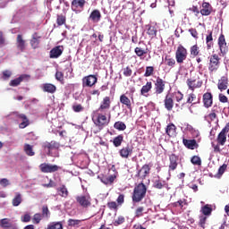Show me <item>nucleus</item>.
Returning a JSON list of instances; mask_svg holds the SVG:
<instances>
[{"mask_svg": "<svg viewBox=\"0 0 229 229\" xmlns=\"http://www.w3.org/2000/svg\"><path fill=\"white\" fill-rule=\"evenodd\" d=\"M144 216V207H139L135 210V217H142Z\"/></svg>", "mask_w": 229, "mask_h": 229, "instance_id": "50", "label": "nucleus"}, {"mask_svg": "<svg viewBox=\"0 0 229 229\" xmlns=\"http://www.w3.org/2000/svg\"><path fill=\"white\" fill-rule=\"evenodd\" d=\"M132 72H133L131 71V68H130V66H127L126 68L123 69V76H125L126 78H130Z\"/></svg>", "mask_w": 229, "mask_h": 229, "instance_id": "57", "label": "nucleus"}, {"mask_svg": "<svg viewBox=\"0 0 229 229\" xmlns=\"http://www.w3.org/2000/svg\"><path fill=\"white\" fill-rule=\"evenodd\" d=\"M16 117L18 119H21V121H22L19 124V128L24 129V128H27V126H30V119H28V116H26V114H17Z\"/></svg>", "mask_w": 229, "mask_h": 229, "instance_id": "23", "label": "nucleus"}, {"mask_svg": "<svg viewBox=\"0 0 229 229\" xmlns=\"http://www.w3.org/2000/svg\"><path fill=\"white\" fill-rule=\"evenodd\" d=\"M50 58H58V47H54L50 51Z\"/></svg>", "mask_w": 229, "mask_h": 229, "instance_id": "56", "label": "nucleus"}, {"mask_svg": "<svg viewBox=\"0 0 229 229\" xmlns=\"http://www.w3.org/2000/svg\"><path fill=\"white\" fill-rule=\"evenodd\" d=\"M177 167H178V156H176V154H171L169 156L168 173H171V171H176Z\"/></svg>", "mask_w": 229, "mask_h": 229, "instance_id": "14", "label": "nucleus"}, {"mask_svg": "<svg viewBox=\"0 0 229 229\" xmlns=\"http://www.w3.org/2000/svg\"><path fill=\"white\" fill-rule=\"evenodd\" d=\"M81 223V220H74L72 218H70L68 220V226H78Z\"/></svg>", "mask_w": 229, "mask_h": 229, "instance_id": "55", "label": "nucleus"}, {"mask_svg": "<svg viewBox=\"0 0 229 229\" xmlns=\"http://www.w3.org/2000/svg\"><path fill=\"white\" fill-rule=\"evenodd\" d=\"M43 217H46V219L49 218L50 212H49V208L47 206H43L42 207V214Z\"/></svg>", "mask_w": 229, "mask_h": 229, "instance_id": "51", "label": "nucleus"}, {"mask_svg": "<svg viewBox=\"0 0 229 229\" xmlns=\"http://www.w3.org/2000/svg\"><path fill=\"white\" fill-rule=\"evenodd\" d=\"M153 72H155V67L147 66L146 67V72L144 73L145 78H149V76H153Z\"/></svg>", "mask_w": 229, "mask_h": 229, "instance_id": "45", "label": "nucleus"}, {"mask_svg": "<svg viewBox=\"0 0 229 229\" xmlns=\"http://www.w3.org/2000/svg\"><path fill=\"white\" fill-rule=\"evenodd\" d=\"M124 140V136L123 134H119L118 136L114 137L113 140V144L114 148H119Z\"/></svg>", "mask_w": 229, "mask_h": 229, "instance_id": "35", "label": "nucleus"}, {"mask_svg": "<svg viewBox=\"0 0 229 229\" xmlns=\"http://www.w3.org/2000/svg\"><path fill=\"white\" fill-rule=\"evenodd\" d=\"M43 148H44L45 151H47V153H50L51 149H55V145H53L49 142H46L43 144Z\"/></svg>", "mask_w": 229, "mask_h": 229, "instance_id": "52", "label": "nucleus"}, {"mask_svg": "<svg viewBox=\"0 0 229 229\" xmlns=\"http://www.w3.org/2000/svg\"><path fill=\"white\" fill-rule=\"evenodd\" d=\"M98 83V76L97 75H87L82 78V87L85 89V87H94Z\"/></svg>", "mask_w": 229, "mask_h": 229, "instance_id": "9", "label": "nucleus"}, {"mask_svg": "<svg viewBox=\"0 0 229 229\" xmlns=\"http://www.w3.org/2000/svg\"><path fill=\"white\" fill-rule=\"evenodd\" d=\"M87 1L85 0H72V12H81L85 8V4Z\"/></svg>", "mask_w": 229, "mask_h": 229, "instance_id": "15", "label": "nucleus"}, {"mask_svg": "<svg viewBox=\"0 0 229 229\" xmlns=\"http://www.w3.org/2000/svg\"><path fill=\"white\" fill-rule=\"evenodd\" d=\"M189 33H191V37H193V38L198 39V30L194 28L189 29Z\"/></svg>", "mask_w": 229, "mask_h": 229, "instance_id": "60", "label": "nucleus"}, {"mask_svg": "<svg viewBox=\"0 0 229 229\" xmlns=\"http://www.w3.org/2000/svg\"><path fill=\"white\" fill-rule=\"evenodd\" d=\"M124 223V216H119L114 223V226H119V225H123Z\"/></svg>", "mask_w": 229, "mask_h": 229, "instance_id": "61", "label": "nucleus"}, {"mask_svg": "<svg viewBox=\"0 0 229 229\" xmlns=\"http://www.w3.org/2000/svg\"><path fill=\"white\" fill-rule=\"evenodd\" d=\"M176 125L174 123H168L165 128V133L170 139H174L178 133L176 132Z\"/></svg>", "mask_w": 229, "mask_h": 229, "instance_id": "21", "label": "nucleus"}, {"mask_svg": "<svg viewBox=\"0 0 229 229\" xmlns=\"http://www.w3.org/2000/svg\"><path fill=\"white\" fill-rule=\"evenodd\" d=\"M207 49H212L214 47V38L212 36V30H208V35L206 37Z\"/></svg>", "mask_w": 229, "mask_h": 229, "instance_id": "31", "label": "nucleus"}, {"mask_svg": "<svg viewBox=\"0 0 229 229\" xmlns=\"http://www.w3.org/2000/svg\"><path fill=\"white\" fill-rule=\"evenodd\" d=\"M23 151L28 157H35V151H33V146L25 143L23 146Z\"/></svg>", "mask_w": 229, "mask_h": 229, "instance_id": "33", "label": "nucleus"}, {"mask_svg": "<svg viewBox=\"0 0 229 229\" xmlns=\"http://www.w3.org/2000/svg\"><path fill=\"white\" fill-rule=\"evenodd\" d=\"M157 27L148 25L147 35H149L150 38H155V37H157Z\"/></svg>", "mask_w": 229, "mask_h": 229, "instance_id": "37", "label": "nucleus"}, {"mask_svg": "<svg viewBox=\"0 0 229 229\" xmlns=\"http://www.w3.org/2000/svg\"><path fill=\"white\" fill-rule=\"evenodd\" d=\"M182 144L188 149H194L195 148L198 147V142H196V140H187V139L183 138Z\"/></svg>", "mask_w": 229, "mask_h": 229, "instance_id": "27", "label": "nucleus"}, {"mask_svg": "<svg viewBox=\"0 0 229 229\" xmlns=\"http://www.w3.org/2000/svg\"><path fill=\"white\" fill-rule=\"evenodd\" d=\"M199 226H200V228L205 229V225H207V219H208V217L205 216H203V215H201V216H199Z\"/></svg>", "mask_w": 229, "mask_h": 229, "instance_id": "46", "label": "nucleus"}, {"mask_svg": "<svg viewBox=\"0 0 229 229\" xmlns=\"http://www.w3.org/2000/svg\"><path fill=\"white\" fill-rule=\"evenodd\" d=\"M200 212L203 214L202 216H205L207 217V216H210L212 214V208H210V206L205 205L204 207H202Z\"/></svg>", "mask_w": 229, "mask_h": 229, "instance_id": "43", "label": "nucleus"}, {"mask_svg": "<svg viewBox=\"0 0 229 229\" xmlns=\"http://www.w3.org/2000/svg\"><path fill=\"white\" fill-rule=\"evenodd\" d=\"M208 69L209 74H214L219 71V67H221V57L217 54H212L208 57Z\"/></svg>", "mask_w": 229, "mask_h": 229, "instance_id": "2", "label": "nucleus"}, {"mask_svg": "<svg viewBox=\"0 0 229 229\" xmlns=\"http://www.w3.org/2000/svg\"><path fill=\"white\" fill-rule=\"evenodd\" d=\"M25 80H30V75L21 74L18 78L12 80L9 85L10 87H19V85H21L22 81H25Z\"/></svg>", "mask_w": 229, "mask_h": 229, "instance_id": "20", "label": "nucleus"}, {"mask_svg": "<svg viewBox=\"0 0 229 229\" xmlns=\"http://www.w3.org/2000/svg\"><path fill=\"white\" fill-rule=\"evenodd\" d=\"M165 64L167 65V67H170V69H174V65H176V60L171 57V55H165Z\"/></svg>", "mask_w": 229, "mask_h": 229, "instance_id": "32", "label": "nucleus"}, {"mask_svg": "<svg viewBox=\"0 0 229 229\" xmlns=\"http://www.w3.org/2000/svg\"><path fill=\"white\" fill-rule=\"evenodd\" d=\"M120 103H122V105H124L126 108H128V110H131V100H130V98L126 97V95H121Z\"/></svg>", "mask_w": 229, "mask_h": 229, "instance_id": "29", "label": "nucleus"}, {"mask_svg": "<svg viewBox=\"0 0 229 229\" xmlns=\"http://www.w3.org/2000/svg\"><path fill=\"white\" fill-rule=\"evenodd\" d=\"M114 181H115V175H110L108 177L103 176L101 178V182L102 183H105V185H109V183H112Z\"/></svg>", "mask_w": 229, "mask_h": 229, "instance_id": "41", "label": "nucleus"}, {"mask_svg": "<svg viewBox=\"0 0 229 229\" xmlns=\"http://www.w3.org/2000/svg\"><path fill=\"white\" fill-rule=\"evenodd\" d=\"M116 204H118V207H121L123 203H124V194H120L118 198L116 199Z\"/></svg>", "mask_w": 229, "mask_h": 229, "instance_id": "59", "label": "nucleus"}, {"mask_svg": "<svg viewBox=\"0 0 229 229\" xmlns=\"http://www.w3.org/2000/svg\"><path fill=\"white\" fill-rule=\"evenodd\" d=\"M119 155L122 158H130L133 155V147L126 146L123 147L119 150Z\"/></svg>", "mask_w": 229, "mask_h": 229, "instance_id": "19", "label": "nucleus"}, {"mask_svg": "<svg viewBox=\"0 0 229 229\" xmlns=\"http://www.w3.org/2000/svg\"><path fill=\"white\" fill-rule=\"evenodd\" d=\"M193 101H196V94L191 93L188 95V98L186 100V103L192 104Z\"/></svg>", "mask_w": 229, "mask_h": 229, "instance_id": "58", "label": "nucleus"}, {"mask_svg": "<svg viewBox=\"0 0 229 229\" xmlns=\"http://www.w3.org/2000/svg\"><path fill=\"white\" fill-rule=\"evenodd\" d=\"M186 83L188 89L192 91H194L195 89H201V87H203V80H201L198 74H195L191 78L188 79Z\"/></svg>", "mask_w": 229, "mask_h": 229, "instance_id": "4", "label": "nucleus"}, {"mask_svg": "<svg viewBox=\"0 0 229 229\" xmlns=\"http://www.w3.org/2000/svg\"><path fill=\"white\" fill-rule=\"evenodd\" d=\"M228 83H229L228 74L222 76L218 80V83H217L218 90H220V92H223V90H226L228 89Z\"/></svg>", "mask_w": 229, "mask_h": 229, "instance_id": "17", "label": "nucleus"}, {"mask_svg": "<svg viewBox=\"0 0 229 229\" xmlns=\"http://www.w3.org/2000/svg\"><path fill=\"white\" fill-rule=\"evenodd\" d=\"M190 53H191V55L193 57H196L199 55V47H198V44L191 47Z\"/></svg>", "mask_w": 229, "mask_h": 229, "instance_id": "42", "label": "nucleus"}, {"mask_svg": "<svg viewBox=\"0 0 229 229\" xmlns=\"http://www.w3.org/2000/svg\"><path fill=\"white\" fill-rule=\"evenodd\" d=\"M151 89H153V82L147 81L146 85H143L140 89V95L148 98V93L151 91Z\"/></svg>", "mask_w": 229, "mask_h": 229, "instance_id": "26", "label": "nucleus"}, {"mask_svg": "<svg viewBox=\"0 0 229 229\" xmlns=\"http://www.w3.org/2000/svg\"><path fill=\"white\" fill-rule=\"evenodd\" d=\"M229 131V124L227 123L225 128L219 132L216 141L220 146H225L226 144V133Z\"/></svg>", "mask_w": 229, "mask_h": 229, "instance_id": "11", "label": "nucleus"}, {"mask_svg": "<svg viewBox=\"0 0 229 229\" xmlns=\"http://www.w3.org/2000/svg\"><path fill=\"white\" fill-rule=\"evenodd\" d=\"M191 162L193 164V165H200L201 158L199 156H193L191 159Z\"/></svg>", "mask_w": 229, "mask_h": 229, "instance_id": "49", "label": "nucleus"}, {"mask_svg": "<svg viewBox=\"0 0 229 229\" xmlns=\"http://www.w3.org/2000/svg\"><path fill=\"white\" fill-rule=\"evenodd\" d=\"M228 168V165L226 164H224L223 165H221L219 168H218V176H223V174H225L226 169Z\"/></svg>", "mask_w": 229, "mask_h": 229, "instance_id": "53", "label": "nucleus"}, {"mask_svg": "<svg viewBox=\"0 0 229 229\" xmlns=\"http://www.w3.org/2000/svg\"><path fill=\"white\" fill-rule=\"evenodd\" d=\"M0 185L2 187H8V185H10V181L6 178H3L0 180Z\"/></svg>", "mask_w": 229, "mask_h": 229, "instance_id": "62", "label": "nucleus"}, {"mask_svg": "<svg viewBox=\"0 0 229 229\" xmlns=\"http://www.w3.org/2000/svg\"><path fill=\"white\" fill-rule=\"evenodd\" d=\"M202 101L205 108H210L214 104V97L211 92H206L203 94Z\"/></svg>", "mask_w": 229, "mask_h": 229, "instance_id": "16", "label": "nucleus"}, {"mask_svg": "<svg viewBox=\"0 0 229 229\" xmlns=\"http://www.w3.org/2000/svg\"><path fill=\"white\" fill-rule=\"evenodd\" d=\"M146 192H148V187L144 182H140L136 185L131 196L132 203H140L146 198Z\"/></svg>", "mask_w": 229, "mask_h": 229, "instance_id": "1", "label": "nucleus"}, {"mask_svg": "<svg viewBox=\"0 0 229 229\" xmlns=\"http://www.w3.org/2000/svg\"><path fill=\"white\" fill-rule=\"evenodd\" d=\"M187 48L183 47L182 45H179L175 52V60L177 64H183V62L187 60Z\"/></svg>", "mask_w": 229, "mask_h": 229, "instance_id": "6", "label": "nucleus"}, {"mask_svg": "<svg viewBox=\"0 0 229 229\" xmlns=\"http://www.w3.org/2000/svg\"><path fill=\"white\" fill-rule=\"evenodd\" d=\"M0 226L2 228H10V226H12V223H10V220L8 218H3L1 220Z\"/></svg>", "mask_w": 229, "mask_h": 229, "instance_id": "47", "label": "nucleus"}, {"mask_svg": "<svg viewBox=\"0 0 229 229\" xmlns=\"http://www.w3.org/2000/svg\"><path fill=\"white\" fill-rule=\"evenodd\" d=\"M41 173H56L58 171V165L43 163L39 165Z\"/></svg>", "mask_w": 229, "mask_h": 229, "instance_id": "13", "label": "nucleus"}, {"mask_svg": "<svg viewBox=\"0 0 229 229\" xmlns=\"http://www.w3.org/2000/svg\"><path fill=\"white\" fill-rule=\"evenodd\" d=\"M42 219H44L43 216L40 213H36L33 216L32 221L34 225H38Z\"/></svg>", "mask_w": 229, "mask_h": 229, "instance_id": "44", "label": "nucleus"}, {"mask_svg": "<svg viewBox=\"0 0 229 229\" xmlns=\"http://www.w3.org/2000/svg\"><path fill=\"white\" fill-rule=\"evenodd\" d=\"M16 46L21 53L26 49V40L22 38V35L19 34L16 38Z\"/></svg>", "mask_w": 229, "mask_h": 229, "instance_id": "24", "label": "nucleus"}, {"mask_svg": "<svg viewBox=\"0 0 229 229\" xmlns=\"http://www.w3.org/2000/svg\"><path fill=\"white\" fill-rule=\"evenodd\" d=\"M174 98L177 103H180V101L183 100V93L181 91H176L174 93Z\"/></svg>", "mask_w": 229, "mask_h": 229, "instance_id": "48", "label": "nucleus"}, {"mask_svg": "<svg viewBox=\"0 0 229 229\" xmlns=\"http://www.w3.org/2000/svg\"><path fill=\"white\" fill-rule=\"evenodd\" d=\"M117 207H119V206H118L117 202H115V201L107 202V208L110 210H117V208H118Z\"/></svg>", "mask_w": 229, "mask_h": 229, "instance_id": "54", "label": "nucleus"}, {"mask_svg": "<svg viewBox=\"0 0 229 229\" xmlns=\"http://www.w3.org/2000/svg\"><path fill=\"white\" fill-rule=\"evenodd\" d=\"M77 203L82 207V208H89L92 205V199L90 195H80L76 197Z\"/></svg>", "mask_w": 229, "mask_h": 229, "instance_id": "7", "label": "nucleus"}, {"mask_svg": "<svg viewBox=\"0 0 229 229\" xmlns=\"http://www.w3.org/2000/svg\"><path fill=\"white\" fill-rule=\"evenodd\" d=\"M216 117H217V114H216V112H212L207 116L208 121H216Z\"/></svg>", "mask_w": 229, "mask_h": 229, "instance_id": "63", "label": "nucleus"}, {"mask_svg": "<svg viewBox=\"0 0 229 229\" xmlns=\"http://www.w3.org/2000/svg\"><path fill=\"white\" fill-rule=\"evenodd\" d=\"M112 105V101L110 100V97H105L98 109V112H106V110H110V106Z\"/></svg>", "mask_w": 229, "mask_h": 229, "instance_id": "18", "label": "nucleus"}, {"mask_svg": "<svg viewBox=\"0 0 229 229\" xmlns=\"http://www.w3.org/2000/svg\"><path fill=\"white\" fill-rule=\"evenodd\" d=\"M218 47L220 49V53L222 56H225V55L228 53V44L226 43V38H225V34H220L218 38Z\"/></svg>", "mask_w": 229, "mask_h": 229, "instance_id": "10", "label": "nucleus"}, {"mask_svg": "<svg viewBox=\"0 0 229 229\" xmlns=\"http://www.w3.org/2000/svg\"><path fill=\"white\" fill-rule=\"evenodd\" d=\"M167 183H165V181H162L160 179H157L153 182L154 189H157L159 191L164 189Z\"/></svg>", "mask_w": 229, "mask_h": 229, "instance_id": "36", "label": "nucleus"}, {"mask_svg": "<svg viewBox=\"0 0 229 229\" xmlns=\"http://www.w3.org/2000/svg\"><path fill=\"white\" fill-rule=\"evenodd\" d=\"M22 203V196L21 193H16L15 197L13 199V207H19Z\"/></svg>", "mask_w": 229, "mask_h": 229, "instance_id": "40", "label": "nucleus"}, {"mask_svg": "<svg viewBox=\"0 0 229 229\" xmlns=\"http://www.w3.org/2000/svg\"><path fill=\"white\" fill-rule=\"evenodd\" d=\"M212 12H214V7L208 2H203L200 8V14L204 17H208V15H212Z\"/></svg>", "mask_w": 229, "mask_h": 229, "instance_id": "12", "label": "nucleus"}, {"mask_svg": "<svg viewBox=\"0 0 229 229\" xmlns=\"http://www.w3.org/2000/svg\"><path fill=\"white\" fill-rule=\"evenodd\" d=\"M40 38H42V37H40L38 35V33L35 32L32 35V38L30 40V46L33 49H37L40 44Z\"/></svg>", "mask_w": 229, "mask_h": 229, "instance_id": "25", "label": "nucleus"}, {"mask_svg": "<svg viewBox=\"0 0 229 229\" xmlns=\"http://www.w3.org/2000/svg\"><path fill=\"white\" fill-rule=\"evenodd\" d=\"M151 173V166L149 165L145 164L141 166L140 169L138 170L137 174H135V178L139 180H146L147 176Z\"/></svg>", "mask_w": 229, "mask_h": 229, "instance_id": "8", "label": "nucleus"}, {"mask_svg": "<svg viewBox=\"0 0 229 229\" xmlns=\"http://www.w3.org/2000/svg\"><path fill=\"white\" fill-rule=\"evenodd\" d=\"M72 110L75 111V112H82L83 106H81V104L75 105V106H72Z\"/></svg>", "mask_w": 229, "mask_h": 229, "instance_id": "64", "label": "nucleus"}, {"mask_svg": "<svg viewBox=\"0 0 229 229\" xmlns=\"http://www.w3.org/2000/svg\"><path fill=\"white\" fill-rule=\"evenodd\" d=\"M92 119L94 124L100 130H103L105 126H108V124H110V119H112V114L109 113L108 117H106V115L99 113L96 118Z\"/></svg>", "mask_w": 229, "mask_h": 229, "instance_id": "3", "label": "nucleus"}, {"mask_svg": "<svg viewBox=\"0 0 229 229\" xmlns=\"http://www.w3.org/2000/svg\"><path fill=\"white\" fill-rule=\"evenodd\" d=\"M164 104H165V108L168 112H171V110H173L174 106V100L173 99V97H171V95H166L164 99Z\"/></svg>", "mask_w": 229, "mask_h": 229, "instance_id": "22", "label": "nucleus"}, {"mask_svg": "<svg viewBox=\"0 0 229 229\" xmlns=\"http://www.w3.org/2000/svg\"><path fill=\"white\" fill-rule=\"evenodd\" d=\"M44 92H48L49 94H53L56 92V86L51 84V83H45L42 87Z\"/></svg>", "mask_w": 229, "mask_h": 229, "instance_id": "30", "label": "nucleus"}, {"mask_svg": "<svg viewBox=\"0 0 229 229\" xmlns=\"http://www.w3.org/2000/svg\"><path fill=\"white\" fill-rule=\"evenodd\" d=\"M134 53L140 60H144V55H148V48L147 49H142V47H137L134 49Z\"/></svg>", "mask_w": 229, "mask_h": 229, "instance_id": "34", "label": "nucleus"}, {"mask_svg": "<svg viewBox=\"0 0 229 229\" xmlns=\"http://www.w3.org/2000/svg\"><path fill=\"white\" fill-rule=\"evenodd\" d=\"M89 20L92 21V22H99V21H101V12L98 9L93 10L89 14Z\"/></svg>", "mask_w": 229, "mask_h": 229, "instance_id": "28", "label": "nucleus"}, {"mask_svg": "<svg viewBox=\"0 0 229 229\" xmlns=\"http://www.w3.org/2000/svg\"><path fill=\"white\" fill-rule=\"evenodd\" d=\"M114 129L118 130V131H124V130H126V123L122 121L115 122L114 124Z\"/></svg>", "mask_w": 229, "mask_h": 229, "instance_id": "38", "label": "nucleus"}, {"mask_svg": "<svg viewBox=\"0 0 229 229\" xmlns=\"http://www.w3.org/2000/svg\"><path fill=\"white\" fill-rule=\"evenodd\" d=\"M165 90V81H163L162 78L157 77L156 81H154V96H156L157 101H158V97L161 94H164Z\"/></svg>", "mask_w": 229, "mask_h": 229, "instance_id": "5", "label": "nucleus"}, {"mask_svg": "<svg viewBox=\"0 0 229 229\" xmlns=\"http://www.w3.org/2000/svg\"><path fill=\"white\" fill-rule=\"evenodd\" d=\"M59 196L62 198H67L69 196V190H67V186L61 185L59 188Z\"/></svg>", "mask_w": 229, "mask_h": 229, "instance_id": "39", "label": "nucleus"}]
</instances>
